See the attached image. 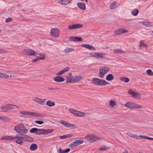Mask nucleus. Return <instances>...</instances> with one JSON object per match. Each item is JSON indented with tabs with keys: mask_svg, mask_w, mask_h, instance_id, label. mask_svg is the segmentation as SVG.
Returning <instances> with one entry per match:
<instances>
[{
	"mask_svg": "<svg viewBox=\"0 0 153 153\" xmlns=\"http://www.w3.org/2000/svg\"><path fill=\"white\" fill-rule=\"evenodd\" d=\"M142 22H139V23H142Z\"/></svg>",
	"mask_w": 153,
	"mask_h": 153,
	"instance_id": "nucleus-63",
	"label": "nucleus"
},
{
	"mask_svg": "<svg viewBox=\"0 0 153 153\" xmlns=\"http://www.w3.org/2000/svg\"><path fill=\"white\" fill-rule=\"evenodd\" d=\"M54 80L56 82H60L64 81V79L62 76H58L55 77L54 78Z\"/></svg>",
	"mask_w": 153,
	"mask_h": 153,
	"instance_id": "nucleus-22",
	"label": "nucleus"
},
{
	"mask_svg": "<svg viewBox=\"0 0 153 153\" xmlns=\"http://www.w3.org/2000/svg\"><path fill=\"white\" fill-rule=\"evenodd\" d=\"M120 79L121 81L124 82L125 83H127L129 81V79L128 78L125 77H121Z\"/></svg>",
	"mask_w": 153,
	"mask_h": 153,
	"instance_id": "nucleus-31",
	"label": "nucleus"
},
{
	"mask_svg": "<svg viewBox=\"0 0 153 153\" xmlns=\"http://www.w3.org/2000/svg\"><path fill=\"white\" fill-rule=\"evenodd\" d=\"M33 100L35 102L42 105L45 102V99L42 100L41 99L38 97H35L33 99Z\"/></svg>",
	"mask_w": 153,
	"mask_h": 153,
	"instance_id": "nucleus-15",
	"label": "nucleus"
},
{
	"mask_svg": "<svg viewBox=\"0 0 153 153\" xmlns=\"http://www.w3.org/2000/svg\"><path fill=\"white\" fill-rule=\"evenodd\" d=\"M37 128H33L31 129L30 130V132L31 133H37Z\"/></svg>",
	"mask_w": 153,
	"mask_h": 153,
	"instance_id": "nucleus-41",
	"label": "nucleus"
},
{
	"mask_svg": "<svg viewBox=\"0 0 153 153\" xmlns=\"http://www.w3.org/2000/svg\"><path fill=\"white\" fill-rule=\"evenodd\" d=\"M127 134L128 135L133 138H135L137 139H140L141 137H140V136H137L135 134H134L128 132L127 133Z\"/></svg>",
	"mask_w": 153,
	"mask_h": 153,
	"instance_id": "nucleus-27",
	"label": "nucleus"
},
{
	"mask_svg": "<svg viewBox=\"0 0 153 153\" xmlns=\"http://www.w3.org/2000/svg\"><path fill=\"white\" fill-rule=\"evenodd\" d=\"M78 7L80 9L84 10L85 9V4L84 3L78 2L77 3Z\"/></svg>",
	"mask_w": 153,
	"mask_h": 153,
	"instance_id": "nucleus-26",
	"label": "nucleus"
},
{
	"mask_svg": "<svg viewBox=\"0 0 153 153\" xmlns=\"http://www.w3.org/2000/svg\"><path fill=\"white\" fill-rule=\"evenodd\" d=\"M53 131V129H44V134H48L49 133H51Z\"/></svg>",
	"mask_w": 153,
	"mask_h": 153,
	"instance_id": "nucleus-34",
	"label": "nucleus"
},
{
	"mask_svg": "<svg viewBox=\"0 0 153 153\" xmlns=\"http://www.w3.org/2000/svg\"><path fill=\"white\" fill-rule=\"evenodd\" d=\"M135 103L132 102H128L126 103L125 105V106L127 108H134Z\"/></svg>",
	"mask_w": 153,
	"mask_h": 153,
	"instance_id": "nucleus-17",
	"label": "nucleus"
},
{
	"mask_svg": "<svg viewBox=\"0 0 153 153\" xmlns=\"http://www.w3.org/2000/svg\"><path fill=\"white\" fill-rule=\"evenodd\" d=\"M140 44L139 45V46L140 47H147V45L145 44H144L143 42V41H140Z\"/></svg>",
	"mask_w": 153,
	"mask_h": 153,
	"instance_id": "nucleus-43",
	"label": "nucleus"
},
{
	"mask_svg": "<svg viewBox=\"0 0 153 153\" xmlns=\"http://www.w3.org/2000/svg\"><path fill=\"white\" fill-rule=\"evenodd\" d=\"M83 141L81 140H76L73 142L69 145L70 147L71 148H73L74 146H76L83 143Z\"/></svg>",
	"mask_w": 153,
	"mask_h": 153,
	"instance_id": "nucleus-11",
	"label": "nucleus"
},
{
	"mask_svg": "<svg viewBox=\"0 0 153 153\" xmlns=\"http://www.w3.org/2000/svg\"><path fill=\"white\" fill-rule=\"evenodd\" d=\"M35 123L39 124H42L44 123L43 121L39 120H36L35 121Z\"/></svg>",
	"mask_w": 153,
	"mask_h": 153,
	"instance_id": "nucleus-54",
	"label": "nucleus"
},
{
	"mask_svg": "<svg viewBox=\"0 0 153 153\" xmlns=\"http://www.w3.org/2000/svg\"><path fill=\"white\" fill-rule=\"evenodd\" d=\"M69 112L71 114L76 116L77 111L73 109L70 108L69 110Z\"/></svg>",
	"mask_w": 153,
	"mask_h": 153,
	"instance_id": "nucleus-40",
	"label": "nucleus"
},
{
	"mask_svg": "<svg viewBox=\"0 0 153 153\" xmlns=\"http://www.w3.org/2000/svg\"><path fill=\"white\" fill-rule=\"evenodd\" d=\"M9 77V76L6 74L0 72V78L7 79Z\"/></svg>",
	"mask_w": 153,
	"mask_h": 153,
	"instance_id": "nucleus-29",
	"label": "nucleus"
},
{
	"mask_svg": "<svg viewBox=\"0 0 153 153\" xmlns=\"http://www.w3.org/2000/svg\"><path fill=\"white\" fill-rule=\"evenodd\" d=\"M127 30L123 28H120L115 30L114 32L115 35H117L127 32Z\"/></svg>",
	"mask_w": 153,
	"mask_h": 153,
	"instance_id": "nucleus-12",
	"label": "nucleus"
},
{
	"mask_svg": "<svg viewBox=\"0 0 153 153\" xmlns=\"http://www.w3.org/2000/svg\"><path fill=\"white\" fill-rule=\"evenodd\" d=\"M81 46L84 47L85 48H87L89 50L94 51H95L96 50V48H95L88 44H82L81 45Z\"/></svg>",
	"mask_w": 153,
	"mask_h": 153,
	"instance_id": "nucleus-18",
	"label": "nucleus"
},
{
	"mask_svg": "<svg viewBox=\"0 0 153 153\" xmlns=\"http://www.w3.org/2000/svg\"><path fill=\"white\" fill-rule=\"evenodd\" d=\"M51 34L52 36L58 37L59 35V30L57 28H52L51 31Z\"/></svg>",
	"mask_w": 153,
	"mask_h": 153,
	"instance_id": "nucleus-10",
	"label": "nucleus"
},
{
	"mask_svg": "<svg viewBox=\"0 0 153 153\" xmlns=\"http://www.w3.org/2000/svg\"><path fill=\"white\" fill-rule=\"evenodd\" d=\"M15 108H19V107L16 105L11 104H6L2 106L1 109L3 112H7L8 110Z\"/></svg>",
	"mask_w": 153,
	"mask_h": 153,
	"instance_id": "nucleus-3",
	"label": "nucleus"
},
{
	"mask_svg": "<svg viewBox=\"0 0 153 153\" xmlns=\"http://www.w3.org/2000/svg\"><path fill=\"white\" fill-rule=\"evenodd\" d=\"M48 89L49 90H58L59 89L58 88H51V87H49L48 88Z\"/></svg>",
	"mask_w": 153,
	"mask_h": 153,
	"instance_id": "nucleus-55",
	"label": "nucleus"
},
{
	"mask_svg": "<svg viewBox=\"0 0 153 153\" xmlns=\"http://www.w3.org/2000/svg\"><path fill=\"white\" fill-rule=\"evenodd\" d=\"M59 153H65L64 151L62 150L61 148H59Z\"/></svg>",
	"mask_w": 153,
	"mask_h": 153,
	"instance_id": "nucleus-59",
	"label": "nucleus"
},
{
	"mask_svg": "<svg viewBox=\"0 0 153 153\" xmlns=\"http://www.w3.org/2000/svg\"><path fill=\"white\" fill-rule=\"evenodd\" d=\"M142 108L141 105L135 103L134 108Z\"/></svg>",
	"mask_w": 153,
	"mask_h": 153,
	"instance_id": "nucleus-51",
	"label": "nucleus"
},
{
	"mask_svg": "<svg viewBox=\"0 0 153 153\" xmlns=\"http://www.w3.org/2000/svg\"><path fill=\"white\" fill-rule=\"evenodd\" d=\"M113 52L115 54H125V51L120 49H115L114 50Z\"/></svg>",
	"mask_w": 153,
	"mask_h": 153,
	"instance_id": "nucleus-24",
	"label": "nucleus"
},
{
	"mask_svg": "<svg viewBox=\"0 0 153 153\" xmlns=\"http://www.w3.org/2000/svg\"><path fill=\"white\" fill-rule=\"evenodd\" d=\"M37 133H36V134L42 135L44 134V129L37 128Z\"/></svg>",
	"mask_w": 153,
	"mask_h": 153,
	"instance_id": "nucleus-32",
	"label": "nucleus"
},
{
	"mask_svg": "<svg viewBox=\"0 0 153 153\" xmlns=\"http://www.w3.org/2000/svg\"><path fill=\"white\" fill-rule=\"evenodd\" d=\"M23 140L24 141L33 142L34 140L33 138L30 136L25 135L23 136Z\"/></svg>",
	"mask_w": 153,
	"mask_h": 153,
	"instance_id": "nucleus-19",
	"label": "nucleus"
},
{
	"mask_svg": "<svg viewBox=\"0 0 153 153\" xmlns=\"http://www.w3.org/2000/svg\"><path fill=\"white\" fill-rule=\"evenodd\" d=\"M105 79L108 81H112L114 79V76L112 74H110L106 76Z\"/></svg>",
	"mask_w": 153,
	"mask_h": 153,
	"instance_id": "nucleus-28",
	"label": "nucleus"
},
{
	"mask_svg": "<svg viewBox=\"0 0 153 153\" xmlns=\"http://www.w3.org/2000/svg\"><path fill=\"white\" fill-rule=\"evenodd\" d=\"M74 50L73 48H68L65 49V51L66 53H68Z\"/></svg>",
	"mask_w": 153,
	"mask_h": 153,
	"instance_id": "nucleus-42",
	"label": "nucleus"
},
{
	"mask_svg": "<svg viewBox=\"0 0 153 153\" xmlns=\"http://www.w3.org/2000/svg\"><path fill=\"white\" fill-rule=\"evenodd\" d=\"M60 123L62 124V125H64L65 126L66 124H67V122L65 121L64 120H61L60 121Z\"/></svg>",
	"mask_w": 153,
	"mask_h": 153,
	"instance_id": "nucleus-52",
	"label": "nucleus"
},
{
	"mask_svg": "<svg viewBox=\"0 0 153 153\" xmlns=\"http://www.w3.org/2000/svg\"><path fill=\"white\" fill-rule=\"evenodd\" d=\"M28 111H22L20 112L21 114H23L25 115H27Z\"/></svg>",
	"mask_w": 153,
	"mask_h": 153,
	"instance_id": "nucleus-50",
	"label": "nucleus"
},
{
	"mask_svg": "<svg viewBox=\"0 0 153 153\" xmlns=\"http://www.w3.org/2000/svg\"><path fill=\"white\" fill-rule=\"evenodd\" d=\"M20 134H17L15 137L12 136H5L2 137L1 140H14L18 144L22 145L23 144V136H22Z\"/></svg>",
	"mask_w": 153,
	"mask_h": 153,
	"instance_id": "nucleus-1",
	"label": "nucleus"
},
{
	"mask_svg": "<svg viewBox=\"0 0 153 153\" xmlns=\"http://www.w3.org/2000/svg\"><path fill=\"white\" fill-rule=\"evenodd\" d=\"M14 76V75H10V77H12V76Z\"/></svg>",
	"mask_w": 153,
	"mask_h": 153,
	"instance_id": "nucleus-62",
	"label": "nucleus"
},
{
	"mask_svg": "<svg viewBox=\"0 0 153 153\" xmlns=\"http://www.w3.org/2000/svg\"><path fill=\"white\" fill-rule=\"evenodd\" d=\"M66 81V83H73L74 76H72L71 73H70L65 76Z\"/></svg>",
	"mask_w": 153,
	"mask_h": 153,
	"instance_id": "nucleus-9",
	"label": "nucleus"
},
{
	"mask_svg": "<svg viewBox=\"0 0 153 153\" xmlns=\"http://www.w3.org/2000/svg\"><path fill=\"white\" fill-rule=\"evenodd\" d=\"M70 149L69 148H68L66 149L65 150H64L65 153H67L69 152L70 151Z\"/></svg>",
	"mask_w": 153,
	"mask_h": 153,
	"instance_id": "nucleus-60",
	"label": "nucleus"
},
{
	"mask_svg": "<svg viewBox=\"0 0 153 153\" xmlns=\"http://www.w3.org/2000/svg\"><path fill=\"white\" fill-rule=\"evenodd\" d=\"M140 137H143L144 138L149 139V140H153V138H152V137L143 136H142L141 135H140Z\"/></svg>",
	"mask_w": 153,
	"mask_h": 153,
	"instance_id": "nucleus-49",
	"label": "nucleus"
},
{
	"mask_svg": "<svg viewBox=\"0 0 153 153\" xmlns=\"http://www.w3.org/2000/svg\"><path fill=\"white\" fill-rule=\"evenodd\" d=\"M109 70V68L108 67H101L99 73V76L100 78L103 77L105 74L108 72Z\"/></svg>",
	"mask_w": 153,
	"mask_h": 153,
	"instance_id": "nucleus-6",
	"label": "nucleus"
},
{
	"mask_svg": "<svg viewBox=\"0 0 153 153\" xmlns=\"http://www.w3.org/2000/svg\"><path fill=\"white\" fill-rule=\"evenodd\" d=\"M65 126L67 127H70L71 128H73L75 127V126L73 124H71L67 122V124H66Z\"/></svg>",
	"mask_w": 153,
	"mask_h": 153,
	"instance_id": "nucleus-39",
	"label": "nucleus"
},
{
	"mask_svg": "<svg viewBox=\"0 0 153 153\" xmlns=\"http://www.w3.org/2000/svg\"><path fill=\"white\" fill-rule=\"evenodd\" d=\"M11 18H8L5 19V22H9L11 20Z\"/></svg>",
	"mask_w": 153,
	"mask_h": 153,
	"instance_id": "nucleus-58",
	"label": "nucleus"
},
{
	"mask_svg": "<svg viewBox=\"0 0 153 153\" xmlns=\"http://www.w3.org/2000/svg\"><path fill=\"white\" fill-rule=\"evenodd\" d=\"M37 148V145L35 143L32 144L30 146V149L32 151H34Z\"/></svg>",
	"mask_w": 153,
	"mask_h": 153,
	"instance_id": "nucleus-30",
	"label": "nucleus"
},
{
	"mask_svg": "<svg viewBox=\"0 0 153 153\" xmlns=\"http://www.w3.org/2000/svg\"><path fill=\"white\" fill-rule=\"evenodd\" d=\"M40 57L39 59L40 60H44L45 58V54L44 53H42L40 54Z\"/></svg>",
	"mask_w": 153,
	"mask_h": 153,
	"instance_id": "nucleus-46",
	"label": "nucleus"
},
{
	"mask_svg": "<svg viewBox=\"0 0 153 153\" xmlns=\"http://www.w3.org/2000/svg\"><path fill=\"white\" fill-rule=\"evenodd\" d=\"M72 0H59V3L63 5H66L72 2Z\"/></svg>",
	"mask_w": 153,
	"mask_h": 153,
	"instance_id": "nucleus-20",
	"label": "nucleus"
},
{
	"mask_svg": "<svg viewBox=\"0 0 153 153\" xmlns=\"http://www.w3.org/2000/svg\"><path fill=\"white\" fill-rule=\"evenodd\" d=\"M105 53H96L94 52L93 53L92 56L95 58H103V57L105 55Z\"/></svg>",
	"mask_w": 153,
	"mask_h": 153,
	"instance_id": "nucleus-14",
	"label": "nucleus"
},
{
	"mask_svg": "<svg viewBox=\"0 0 153 153\" xmlns=\"http://www.w3.org/2000/svg\"><path fill=\"white\" fill-rule=\"evenodd\" d=\"M46 104L49 107H52L54 106L55 104L54 102H52L50 100H49L46 102Z\"/></svg>",
	"mask_w": 153,
	"mask_h": 153,
	"instance_id": "nucleus-33",
	"label": "nucleus"
},
{
	"mask_svg": "<svg viewBox=\"0 0 153 153\" xmlns=\"http://www.w3.org/2000/svg\"><path fill=\"white\" fill-rule=\"evenodd\" d=\"M82 79V77L80 76H74L73 83H77L81 81Z\"/></svg>",
	"mask_w": 153,
	"mask_h": 153,
	"instance_id": "nucleus-21",
	"label": "nucleus"
},
{
	"mask_svg": "<svg viewBox=\"0 0 153 153\" xmlns=\"http://www.w3.org/2000/svg\"><path fill=\"white\" fill-rule=\"evenodd\" d=\"M0 119L1 120L4 119V116H1L0 117Z\"/></svg>",
	"mask_w": 153,
	"mask_h": 153,
	"instance_id": "nucleus-61",
	"label": "nucleus"
},
{
	"mask_svg": "<svg viewBox=\"0 0 153 153\" xmlns=\"http://www.w3.org/2000/svg\"><path fill=\"white\" fill-rule=\"evenodd\" d=\"M14 130L20 135H23V134H26L28 131L27 129L24 126L22 123L16 126L14 128Z\"/></svg>",
	"mask_w": 153,
	"mask_h": 153,
	"instance_id": "nucleus-2",
	"label": "nucleus"
},
{
	"mask_svg": "<svg viewBox=\"0 0 153 153\" xmlns=\"http://www.w3.org/2000/svg\"><path fill=\"white\" fill-rule=\"evenodd\" d=\"M85 115V114L84 112L77 111L76 116L78 117H82L84 116Z\"/></svg>",
	"mask_w": 153,
	"mask_h": 153,
	"instance_id": "nucleus-35",
	"label": "nucleus"
},
{
	"mask_svg": "<svg viewBox=\"0 0 153 153\" xmlns=\"http://www.w3.org/2000/svg\"><path fill=\"white\" fill-rule=\"evenodd\" d=\"M109 149L108 147H107L105 146H104L102 147H100L99 149V150L100 151H105L107 149Z\"/></svg>",
	"mask_w": 153,
	"mask_h": 153,
	"instance_id": "nucleus-44",
	"label": "nucleus"
},
{
	"mask_svg": "<svg viewBox=\"0 0 153 153\" xmlns=\"http://www.w3.org/2000/svg\"><path fill=\"white\" fill-rule=\"evenodd\" d=\"M24 53L25 54L29 56H33L35 55V51L30 49L25 50Z\"/></svg>",
	"mask_w": 153,
	"mask_h": 153,
	"instance_id": "nucleus-13",
	"label": "nucleus"
},
{
	"mask_svg": "<svg viewBox=\"0 0 153 153\" xmlns=\"http://www.w3.org/2000/svg\"><path fill=\"white\" fill-rule=\"evenodd\" d=\"M70 68L68 67H66L62 69L63 71V72L64 73L69 70Z\"/></svg>",
	"mask_w": 153,
	"mask_h": 153,
	"instance_id": "nucleus-45",
	"label": "nucleus"
},
{
	"mask_svg": "<svg viewBox=\"0 0 153 153\" xmlns=\"http://www.w3.org/2000/svg\"><path fill=\"white\" fill-rule=\"evenodd\" d=\"M131 13L133 15L136 16L138 13V10L136 9H134L132 10Z\"/></svg>",
	"mask_w": 153,
	"mask_h": 153,
	"instance_id": "nucleus-37",
	"label": "nucleus"
},
{
	"mask_svg": "<svg viewBox=\"0 0 153 153\" xmlns=\"http://www.w3.org/2000/svg\"><path fill=\"white\" fill-rule=\"evenodd\" d=\"M118 6L117 2H113L110 5L109 7L111 10H114Z\"/></svg>",
	"mask_w": 153,
	"mask_h": 153,
	"instance_id": "nucleus-23",
	"label": "nucleus"
},
{
	"mask_svg": "<svg viewBox=\"0 0 153 153\" xmlns=\"http://www.w3.org/2000/svg\"><path fill=\"white\" fill-rule=\"evenodd\" d=\"M115 105V102H114L112 100H111L110 101V105L111 107H114Z\"/></svg>",
	"mask_w": 153,
	"mask_h": 153,
	"instance_id": "nucleus-48",
	"label": "nucleus"
},
{
	"mask_svg": "<svg viewBox=\"0 0 153 153\" xmlns=\"http://www.w3.org/2000/svg\"><path fill=\"white\" fill-rule=\"evenodd\" d=\"M71 136L70 135V134H68L64 135L63 136H60L59 137V138L60 139H65L67 138L70 137Z\"/></svg>",
	"mask_w": 153,
	"mask_h": 153,
	"instance_id": "nucleus-38",
	"label": "nucleus"
},
{
	"mask_svg": "<svg viewBox=\"0 0 153 153\" xmlns=\"http://www.w3.org/2000/svg\"><path fill=\"white\" fill-rule=\"evenodd\" d=\"M146 72L148 74L152 75H153V72L152 71L151 69H148L146 71Z\"/></svg>",
	"mask_w": 153,
	"mask_h": 153,
	"instance_id": "nucleus-47",
	"label": "nucleus"
},
{
	"mask_svg": "<svg viewBox=\"0 0 153 153\" xmlns=\"http://www.w3.org/2000/svg\"><path fill=\"white\" fill-rule=\"evenodd\" d=\"M83 25L81 24H76L69 25L68 26V28L69 30H72L81 28L83 27Z\"/></svg>",
	"mask_w": 153,
	"mask_h": 153,
	"instance_id": "nucleus-8",
	"label": "nucleus"
},
{
	"mask_svg": "<svg viewBox=\"0 0 153 153\" xmlns=\"http://www.w3.org/2000/svg\"><path fill=\"white\" fill-rule=\"evenodd\" d=\"M40 60L39 57L33 60L32 61L34 62H36L39 61Z\"/></svg>",
	"mask_w": 153,
	"mask_h": 153,
	"instance_id": "nucleus-56",
	"label": "nucleus"
},
{
	"mask_svg": "<svg viewBox=\"0 0 153 153\" xmlns=\"http://www.w3.org/2000/svg\"><path fill=\"white\" fill-rule=\"evenodd\" d=\"M85 139L91 143L102 140L101 138L91 134L86 135L85 137Z\"/></svg>",
	"mask_w": 153,
	"mask_h": 153,
	"instance_id": "nucleus-5",
	"label": "nucleus"
},
{
	"mask_svg": "<svg viewBox=\"0 0 153 153\" xmlns=\"http://www.w3.org/2000/svg\"><path fill=\"white\" fill-rule=\"evenodd\" d=\"M92 82L94 84L99 86L105 85L108 84V82L105 80L98 78H93Z\"/></svg>",
	"mask_w": 153,
	"mask_h": 153,
	"instance_id": "nucleus-4",
	"label": "nucleus"
},
{
	"mask_svg": "<svg viewBox=\"0 0 153 153\" xmlns=\"http://www.w3.org/2000/svg\"><path fill=\"white\" fill-rule=\"evenodd\" d=\"M69 40L73 42H76L81 41L82 40V39L80 37L71 36L69 38Z\"/></svg>",
	"mask_w": 153,
	"mask_h": 153,
	"instance_id": "nucleus-16",
	"label": "nucleus"
},
{
	"mask_svg": "<svg viewBox=\"0 0 153 153\" xmlns=\"http://www.w3.org/2000/svg\"><path fill=\"white\" fill-rule=\"evenodd\" d=\"M64 74L63 71L62 69L60 71L56 73V75H60Z\"/></svg>",
	"mask_w": 153,
	"mask_h": 153,
	"instance_id": "nucleus-53",
	"label": "nucleus"
},
{
	"mask_svg": "<svg viewBox=\"0 0 153 153\" xmlns=\"http://www.w3.org/2000/svg\"><path fill=\"white\" fill-rule=\"evenodd\" d=\"M128 93L132 95V97L134 98L139 100L140 98L141 94L138 92H135L132 89H130L128 90Z\"/></svg>",
	"mask_w": 153,
	"mask_h": 153,
	"instance_id": "nucleus-7",
	"label": "nucleus"
},
{
	"mask_svg": "<svg viewBox=\"0 0 153 153\" xmlns=\"http://www.w3.org/2000/svg\"><path fill=\"white\" fill-rule=\"evenodd\" d=\"M142 23L143 25H146V26L149 27L152 26V23L151 22H149L146 21L142 22Z\"/></svg>",
	"mask_w": 153,
	"mask_h": 153,
	"instance_id": "nucleus-36",
	"label": "nucleus"
},
{
	"mask_svg": "<svg viewBox=\"0 0 153 153\" xmlns=\"http://www.w3.org/2000/svg\"><path fill=\"white\" fill-rule=\"evenodd\" d=\"M7 51L3 49H0V53H7Z\"/></svg>",
	"mask_w": 153,
	"mask_h": 153,
	"instance_id": "nucleus-57",
	"label": "nucleus"
},
{
	"mask_svg": "<svg viewBox=\"0 0 153 153\" xmlns=\"http://www.w3.org/2000/svg\"><path fill=\"white\" fill-rule=\"evenodd\" d=\"M139 153H142V152H140Z\"/></svg>",
	"mask_w": 153,
	"mask_h": 153,
	"instance_id": "nucleus-64",
	"label": "nucleus"
},
{
	"mask_svg": "<svg viewBox=\"0 0 153 153\" xmlns=\"http://www.w3.org/2000/svg\"><path fill=\"white\" fill-rule=\"evenodd\" d=\"M28 116H32L34 117H40L41 115L40 114L35 112L28 111Z\"/></svg>",
	"mask_w": 153,
	"mask_h": 153,
	"instance_id": "nucleus-25",
	"label": "nucleus"
}]
</instances>
